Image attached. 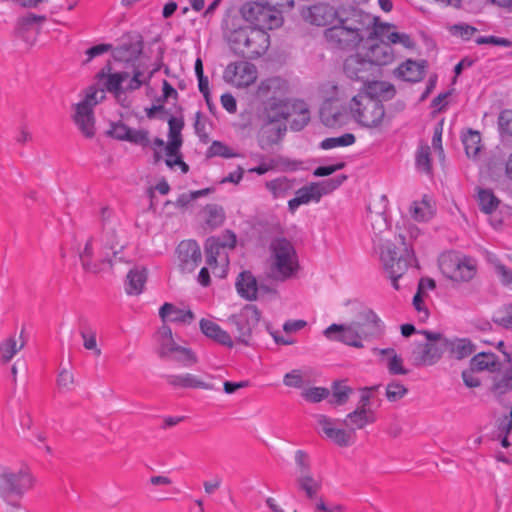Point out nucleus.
<instances>
[{
    "label": "nucleus",
    "instance_id": "f257e3e1",
    "mask_svg": "<svg viewBox=\"0 0 512 512\" xmlns=\"http://www.w3.org/2000/svg\"><path fill=\"white\" fill-rule=\"evenodd\" d=\"M385 326L379 316L369 307L363 306L356 321L348 324L333 323L324 330V336L355 348H362L363 341L380 338Z\"/></svg>",
    "mask_w": 512,
    "mask_h": 512
},
{
    "label": "nucleus",
    "instance_id": "f03ea898",
    "mask_svg": "<svg viewBox=\"0 0 512 512\" xmlns=\"http://www.w3.org/2000/svg\"><path fill=\"white\" fill-rule=\"evenodd\" d=\"M368 16L353 9L343 15L323 32L327 45L334 50L349 51L358 47L364 40L369 24Z\"/></svg>",
    "mask_w": 512,
    "mask_h": 512
},
{
    "label": "nucleus",
    "instance_id": "7ed1b4c3",
    "mask_svg": "<svg viewBox=\"0 0 512 512\" xmlns=\"http://www.w3.org/2000/svg\"><path fill=\"white\" fill-rule=\"evenodd\" d=\"M269 251L268 278L285 282L296 276L300 266L297 252L291 241L284 237H276L270 242Z\"/></svg>",
    "mask_w": 512,
    "mask_h": 512
},
{
    "label": "nucleus",
    "instance_id": "20e7f679",
    "mask_svg": "<svg viewBox=\"0 0 512 512\" xmlns=\"http://www.w3.org/2000/svg\"><path fill=\"white\" fill-rule=\"evenodd\" d=\"M36 478L28 466L17 469L0 464V497L9 505L20 508V500L35 487Z\"/></svg>",
    "mask_w": 512,
    "mask_h": 512
},
{
    "label": "nucleus",
    "instance_id": "39448f33",
    "mask_svg": "<svg viewBox=\"0 0 512 512\" xmlns=\"http://www.w3.org/2000/svg\"><path fill=\"white\" fill-rule=\"evenodd\" d=\"M352 119L366 129L381 128L387 121L382 101L370 92L359 91L348 104Z\"/></svg>",
    "mask_w": 512,
    "mask_h": 512
},
{
    "label": "nucleus",
    "instance_id": "423d86ee",
    "mask_svg": "<svg viewBox=\"0 0 512 512\" xmlns=\"http://www.w3.org/2000/svg\"><path fill=\"white\" fill-rule=\"evenodd\" d=\"M438 264L441 273L447 279L458 283L469 282L477 273L476 261L456 251L442 253Z\"/></svg>",
    "mask_w": 512,
    "mask_h": 512
},
{
    "label": "nucleus",
    "instance_id": "0eeeda50",
    "mask_svg": "<svg viewBox=\"0 0 512 512\" xmlns=\"http://www.w3.org/2000/svg\"><path fill=\"white\" fill-rule=\"evenodd\" d=\"M399 240L404 246L402 253H399L396 245L391 242L382 245L380 250L384 270L396 290L399 289L398 279L405 274L413 257V251H410L405 244V236L399 235Z\"/></svg>",
    "mask_w": 512,
    "mask_h": 512
},
{
    "label": "nucleus",
    "instance_id": "6e6552de",
    "mask_svg": "<svg viewBox=\"0 0 512 512\" xmlns=\"http://www.w3.org/2000/svg\"><path fill=\"white\" fill-rule=\"evenodd\" d=\"M240 14L245 21L254 25L253 28L272 30L283 23L282 11L273 9L267 0L248 1L240 8Z\"/></svg>",
    "mask_w": 512,
    "mask_h": 512
},
{
    "label": "nucleus",
    "instance_id": "1a4fd4ad",
    "mask_svg": "<svg viewBox=\"0 0 512 512\" xmlns=\"http://www.w3.org/2000/svg\"><path fill=\"white\" fill-rule=\"evenodd\" d=\"M270 45V36L263 29L248 28L230 44L233 51L246 59H257L262 56Z\"/></svg>",
    "mask_w": 512,
    "mask_h": 512
},
{
    "label": "nucleus",
    "instance_id": "9d476101",
    "mask_svg": "<svg viewBox=\"0 0 512 512\" xmlns=\"http://www.w3.org/2000/svg\"><path fill=\"white\" fill-rule=\"evenodd\" d=\"M419 333L426 337L427 343L419 344L413 350L415 364L433 365L441 358L448 346V342L439 332L422 330Z\"/></svg>",
    "mask_w": 512,
    "mask_h": 512
},
{
    "label": "nucleus",
    "instance_id": "9b49d317",
    "mask_svg": "<svg viewBox=\"0 0 512 512\" xmlns=\"http://www.w3.org/2000/svg\"><path fill=\"white\" fill-rule=\"evenodd\" d=\"M342 70L344 75L352 81H358L365 86L370 79H375L377 73L374 66L369 62L362 52L350 54L343 61Z\"/></svg>",
    "mask_w": 512,
    "mask_h": 512
},
{
    "label": "nucleus",
    "instance_id": "f8f14e48",
    "mask_svg": "<svg viewBox=\"0 0 512 512\" xmlns=\"http://www.w3.org/2000/svg\"><path fill=\"white\" fill-rule=\"evenodd\" d=\"M261 312L254 304H246L238 314L232 315L229 320L237 327L240 343L250 345L253 329L258 325Z\"/></svg>",
    "mask_w": 512,
    "mask_h": 512
},
{
    "label": "nucleus",
    "instance_id": "ddd939ff",
    "mask_svg": "<svg viewBox=\"0 0 512 512\" xmlns=\"http://www.w3.org/2000/svg\"><path fill=\"white\" fill-rule=\"evenodd\" d=\"M342 15L343 13H340L334 6L322 2L303 7L301 10L303 20L317 27L328 28Z\"/></svg>",
    "mask_w": 512,
    "mask_h": 512
},
{
    "label": "nucleus",
    "instance_id": "4468645a",
    "mask_svg": "<svg viewBox=\"0 0 512 512\" xmlns=\"http://www.w3.org/2000/svg\"><path fill=\"white\" fill-rule=\"evenodd\" d=\"M217 237H209L205 242L206 263L219 277H225L229 264L228 254L224 251Z\"/></svg>",
    "mask_w": 512,
    "mask_h": 512
},
{
    "label": "nucleus",
    "instance_id": "2eb2a0df",
    "mask_svg": "<svg viewBox=\"0 0 512 512\" xmlns=\"http://www.w3.org/2000/svg\"><path fill=\"white\" fill-rule=\"evenodd\" d=\"M178 265L182 272H193L202 261L199 244L195 240H183L177 248Z\"/></svg>",
    "mask_w": 512,
    "mask_h": 512
},
{
    "label": "nucleus",
    "instance_id": "dca6fc26",
    "mask_svg": "<svg viewBox=\"0 0 512 512\" xmlns=\"http://www.w3.org/2000/svg\"><path fill=\"white\" fill-rule=\"evenodd\" d=\"M364 55L378 74L380 66L391 64L395 59L394 49L385 41H367Z\"/></svg>",
    "mask_w": 512,
    "mask_h": 512
},
{
    "label": "nucleus",
    "instance_id": "f3484780",
    "mask_svg": "<svg viewBox=\"0 0 512 512\" xmlns=\"http://www.w3.org/2000/svg\"><path fill=\"white\" fill-rule=\"evenodd\" d=\"M225 77L237 87H247L257 79V68L246 61L231 63L225 69Z\"/></svg>",
    "mask_w": 512,
    "mask_h": 512
},
{
    "label": "nucleus",
    "instance_id": "a211bd4d",
    "mask_svg": "<svg viewBox=\"0 0 512 512\" xmlns=\"http://www.w3.org/2000/svg\"><path fill=\"white\" fill-rule=\"evenodd\" d=\"M395 26L388 23H375L372 31L368 34L370 41H385L388 44L400 43L406 48H411L413 42L408 34L394 31Z\"/></svg>",
    "mask_w": 512,
    "mask_h": 512
},
{
    "label": "nucleus",
    "instance_id": "6ab92c4d",
    "mask_svg": "<svg viewBox=\"0 0 512 512\" xmlns=\"http://www.w3.org/2000/svg\"><path fill=\"white\" fill-rule=\"evenodd\" d=\"M144 47L141 35L127 36L122 43L113 51V57L116 61L132 62L142 54Z\"/></svg>",
    "mask_w": 512,
    "mask_h": 512
},
{
    "label": "nucleus",
    "instance_id": "aec40b11",
    "mask_svg": "<svg viewBox=\"0 0 512 512\" xmlns=\"http://www.w3.org/2000/svg\"><path fill=\"white\" fill-rule=\"evenodd\" d=\"M427 67L428 62L426 60L407 59L394 70V75L404 81L416 83L424 78Z\"/></svg>",
    "mask_w": 512,
    "mask_h": 512
},
{
    "label": "nucleus",
    "instance_id": "412c9836",
    "mask_svg": "<svg viewBox=\"0 0 512 512\" xmlns=\"http://www.w3.org/2000/svg\"><path fill=\"white\" fill-rule=\"evenodd\" d=\"M317 422L325 436L340 447H347L353 443V432L334 428L333 420L325 415H319Z\"/></svg>",
    "mask_w": 512,
    "mask_h": 512
},
{
    "label": "nucleus",
    "instance_id": "4be33fe9",
    "mask_svg": "<svg viewBox=\"0 0 512 512\" xmlns=\"http://www.w3.org/2000/svg\"><path fill=\"white\" fill-rule=\"evenodd\" d=\"M287 83L280 77H272L261 81L256 90V97L258 99L272 101L283 97L287 92Z\"/></svg>",
    "mask_w": 512,
    "mask_h": 512
},
{
    "label": "nucleus",
    "instance_id": "5701e85b",
    "mask_svg": "<svg viewBox=\"0 0 512 512\" xmlns=\"http://www.w3.org/2000/svg\"><path fill=\"white\" fill-rule=\"evenodd\" d=\"M293 105L286 98L280 97L267 101L264 107V115L269 124L288 119L292 113Z\"/></svg>",
    "mask_w": 512,
    "mask_h": 512
},
{
    "label": "nucleus",
    "instance_id": "b1692460",
    "mask_svg": "<svg viewBox=\"0 0 512 512\" xmlns=\"http://www.w3.org/2000/svg\"><path fill=\"white\" fill-rule=\"evenodd\" d=\"M245 19L242 15H238L233 10H228L221 23V28L224 36L226 37L229 44L234 41V38H238L239 34H243L251 26L244 25Z\"/></svg>",
    "mask_w": 512,
    "mask_h": 512
},
{
    "label": "nucleus",
    "instance_id": "393cba45",
    "mask_svg": "<svg viewBox=\"0 0 512 512\" xmlns=\"http://www.w3.org/2000/svg\"><path fill=\"white\" fill-rule=\"evenodd\" d=\"M301 164V161L291 160L284 156H277L267 161H262L258 166L249 169V172L263 175L271 170L295 171Z\"/></svg>",
    "mask_w": 512,
    "mask_h": 512
},
{
    "label": "nucleus",
    "instance_id": "a878e982",
    "mask_svg": "<svg viewBox=\"0 0 512 512\" xmlns=\"http://www.w3.org/2000/svg\"><path fill=\"white\" fill-rule=\"evenodd\" d=\"M123 245L119 244L115 229L103 228L101 235V263L112 265V257H115L121 251Z\"/></svg>",
    "mask_w": 512,
    "mask_h": 512
},
{
    "label": "nucleus",
    "instance_id": "bb28decb",
    "mask_svg": "<svg viewBox=\"0 0 512 512\" xmlns=\"http://www.w3.org/2000/svg\"><path fill=\"white\" fill-rule=\"evenodd\" d=\"M74 120L85 137L92 138L95 135L93 109L87 103H78L76 105Z\"/></svg>",
    "mask_w": 512,
    "mask_h": 512
},
{
    "label": "nucleus",
    "instance_id": "cd10ccee",
    "mask_svg": "<svg viewBox=\"0 0 512 512\" xmlns=\"http://www.w3.org/2000/svg\"><path fill=\"white\" fill-rule=\"evenodd\" d=\"M375 420V414L371 409L356 408L346 416L343 423L355 436V430L363 429L366 425L374 423Z\"/></svg>",
    "mask_w": 512,
    "mask_h": 512
},
{
    "label": "nucleus",
    "instance_id": "c85d7f7f",
    "mask_svg": "<svg viewBox=\"0 0 512 512\" xmlns=\"http://www.w3.org/2000/svg\"><path fill=\"white\" fill-rule=\"evenodd\" d=\"M199 324L200 329L205 336L211 338L220 345L229 348L233 347V340L231 336L227 331L223 330L217 323L203 318L200 320Z\"/></svg>",
    "mask_w": 512,
    "mask_h": 512
},
{
    "label": "nucleus",
    "instance_id": "c756f323",
    "mask_svg": "<svg viewBox=\"0 0 512 512\" xmlns=\"http://www.w3.org/2000/svg\"><path fill=\"white\" fill-rule=\"evenodd\" d=\"M235 286L242 298L250 301L257 298V280L250 271H242L236 279Z\"/></svg>",
    "mask_w": 512,
    "mask_h": 512
},
{
    "label": "nucleus",
    "instance_id": "7c9ffc66",
    "mask_svg": "<svg viewBox=\"0 0 512 512\" xmlns=\"http://www.w3.org/2000/svg\"><path fill=\"white\" fill-rule=\"evenodd\" d=\"M111 70L112 67L108 63L97 73V78L99 81L106 79L104 86L108 92L119 93L122 91V83L128 78L129 74L127 72L111 73Z\"/></svg>",
    "mask_w": 512,
    "mask_h": 512
},
{
    "label": "nucleus",
    "instance_id": "2f4dec72",
    "mask_svg": "<svg viewBox=\"0 0 512 512\" xmlns=\"http://www.w3.org/2000/svg\"><path fill=\"white\" fill-rule=\"evenodd\" d=\"M320 119L326 127L336 128L344 124L345 115L339 107L327 100L320 108Z\"/></svg>",
    "mask_w": 512,
    "mask_h": 512
},
{
    "label": "nucleus",
    "instance_id": "473e14b6",
    "mask_svg": "<svg viewBox=\"0 0 512 512\" xmlns=\"http://www.w3.org/2000/svg\"><path fill=\"white\" fill-rule=\"evenodd\" d=\"M159 316L164 322L190 323L194 319V314L191 310H183L167 302L159 309Z\"/></svg>",
    "mask_w": 512,
    "mask_h": 512
},
{
    "label": "nucleus",
    "instance_id": "72a5a7b5",
    "mask_svg": "<svg viewBox=\"0 0 512 512\" xmlns=\"http://www.w3.org/2000/svg\"><path fill=\"white\" fill-rule=\"evenodd\" d=\"M470 367L472 371H489L491 373L500 370L499 358L492 352H480L473 356L470 361Z\"/></svg>",
    "mask_w": 512,
    "mask_h": 512
},
{
    "label": "nucleus",
    "instance_id": "f704fd0d",
    "mask_svg": "<svg viewBox=\"0 0 512 512\" xmlns=\"http://www.w3.org/2000/svg\"><path fill=\"white\" fill-rule=\"evenodd\" d=\"M166 381L169 385L173 387H180V388H200V389H206V390H212L214 389V386L212 384L206 383L196 376L186 373L183 375H167Z\"/></svg>",
    "mask_w": 512,
    "mask_h": 512
},
{
    "label": "nucleus",
    "instance_id": "c9c22d12",
    "mask_svg": "<svg viewBox=\"0 0 512 512\" xmlns=\"http://www.w3.org/2000/svg\"><path fill=\"white\" fill-rule=\"evenodd\" d=\"M296 180L286 176H280L266 181L265 188L271 193L274 199L284 198L290 194L295 187Z\"/></svg>",
    "mask_w": 512,
    "mask_h": 512
},
{
    "label": "nucleus",
    "instance_id": "e433bc0d",
    "mask_svg": "<svg viewBox=\"0 0 512 512\" xmlns=\"http://www.w3.org/2000/svg\"><path fill=\"white\" fill-rule=\"evenodd\" d=\"M146 281V268L135 267L127 274L125 290L129 295H139L142 293Z\"/></svg>",
    "mask_w": 512,
    "mask_h": 512
},
{
    "label": "nucleus",
    "instance_id": "4c0bfd02",
    "mask_svg": "<svg viewBox=\"0 0 512 512\" xmlns=\"http://www.w3.org/2000/svg\"><path fill=\"white\" fill-rule=\"evenodd\" d=\"M295 482L298 492H303L307 499H317V495L322 488V484L313 477L312 473L300 474L296 478Z\"/></svg>",
    "mask_w": 512,
    "mask_h": 512
},
{
    "label": "nucleus",
    "instance_id": "58836bf2",
    "mask_svg": "<svg viewBox=\"0 0 512 512\" xmlns=\"http://www.w3.org/2000/svg\"><path fill=\"white\" fill-rule=\"evenodd\" d=\"M24 329L20 333V344L17 343L15 336H10L0 344V355L1 362L7 364L12 360L18 351H20L26 344V340L23 338Z\"/></svg>",
    "mask_w": 512,
    "mask_h": 512
},
{
    "label": "nucleus",
    "instance_id": "ea45409f",
    "mask_svg": "<svg viewBox=\"0 0 512 512\" xmlns=\"http://www.w3.org/2000/svg\"><path fill=\"white\" fill-rule=\"evenodd\" d=\"M93 256V239L87 240L83 251L80 253V261L84 270L92 273H98L103 269L105 263H101V253L96 261L92 260Z\"/></svg>",
    "mask_w": 512,
    "mask_h": 512
},
{
    "label": "nucleus",
    "instance_id": "a19ab883",
    "mask_svg": "<svg viewBox=\"0 0 512 512\" xmlns=\"http://www.w3.org/2000/svg\"><path fill=\"white\" fill-rule=\"evenodd\" d=\"M363 92H370L371 95L376 97H382L384 100L392 99L396 94L395 86L386 81H377L370 79L369 83L365 85Z\"/></svg>",
    "mask_w": 512,
    "mask_h": 512
},
{
    "label": "nucleus",
    "instance_id": "79ce46f5",
    "mask_svg": "<svg viewBox=\"0 0 512 512\" xmlns=\"http://www.w3.org/2000/svg\"><path fill=\"white\" fill-rule=\"evenodd\" d=\"M203 213L205 215V224L210 229L220 227L226 219L223 207L217 204H207L203 209Z\"/></svg>",
    "mask_w": 512,
    "mask_h": 512
},
{
    "label": "nucleus",
    "instance_id": "37998d69",
    "mask_svg": "<svg viewBox=\"0 0 512 512\" xmlns=\"http://www.w3.org/2000/svg\"><path fill=\"white\" fill-rule=\"evenodd\" d=\"M286 132L285 125H278L276 127L268 128L264 127L262 130V136L260 139V147L265 149L281 141L282 137Z\"/></svg>",
    "mask_w": 512,
    "mask_h": 512
},
{
    "label": "nucleus",
    "instance_id": "c03bdc74",
    "mask_svg": "<svg viewBox=\"0 0 512 512\" xmlns=\"http://www.w3.org/2000/svg\"><path fill=\"white\" fill-rule=\"evenodd\" d=\"M462 142L468 157H476L481 150V135L479 131L469 129L463 134Z\"/></svg>",
    "mask_w": 512,
    "mask_h": 512
},
{
    "label": "nucleus",
    "instance_id": "a18cd8bd",
    "mask_svg": "<svg viewBox=\"0 0 512 512\" xmlns=\"http://www.w3.org/2000/svg\"><path fill=\"white\" fill-rule=\"evenodd\" d=\"M410 213L416 221H427L434 214L432 206L426 200V196L421 201H414L412 203Z\"/></svg>",
    "mask_w": 512,
    "mask_h": 512
},
{
    "label": "nucleus",
    "instance_id": "49530a36",
    "mask_svg": "<svg viewBox=\"0 0 512 512\" xmlns=\"http://www.w3.org/2000/svg\"><path fill=\"white\" fill-rule=\"evenodd\" d=\"M352 392V388L347 386L344 381H336L332 385V396L329 402L333 405H344Z\"/></svg>",
    "mask_w": 512,
    "mask_h": 512
},
{
    "label": "nucleus",
    "instance_id": "de8ad7c7",
    "mask_svg": "<svg viewBox=\"0 0 512 512\" xmlns=\"http://www.w3.org/2000/svg\"><path fill=\"white\" fill-rule=\"evenodd\" d=\"M479 208L482 212L490 214L498 208L499 200L491 190L481 189L478 193Z\"/></svg>",
    "mask_w": 512,
    "mask_h": 512
},
{
    "label": "nucleus",
    "instance_id": "09e8293b",
    "mask_svg": "<svg viewBox=\"0 0 512 512\" xmlns=\"http://www.w3.org/2000/svg\"><path fill=\"white\" fill-rule=\"evenodd\" d=\"M356 137L352 133H345L339 137L325 138L320 143V148L323 150H330L336 147L350 146L354 144Z\"/></svg>",
    "mask_w": 512,
    "mask_h": 512
},
{
    "label": "nucleus",
    "instance_id": "8fccbe9b",
    "mask_svg": "<svg viewBox=\"0 0 512 512\" xmlns=\"http://www.w3.org/2000/svg\"><path fill=\"white\" fill-rule=\"evenodd\" d=\"M292 108V112H298V115L291 121L290 127L294 131H300L310 121V112L302 102L294 103Z\"/></svg>",
    "mask_w": 512,
    "mask_h": 512
},
{
    "label": "nucleus",
    "instance_id": "3c124183",
    "mask_svg": "<svg viewBox=\"0 0 512 512\" xmlns=\"http://www.w3.org/2000/svg\"><path fill=\"white\" fill-rule=\"evenodd\" d=\"M491 391L497 396L512 391V367L508 368L501 378L494 380Z\"/></svg>",
    "mask_w": 512,
    "mask_h": 512
},
{
    "label": "nucleus",
    "instance_id": "603ef678",
    "mask_svg": "<svg viewBox=\"0 0 512 512\" xmlns=\"http://www.w3.org/2000/svg\"><path fill=\"white\" fill-rule=\"evenodd\" d=\"M295 194L301 204H307L311 201L318 202L321 199V193L318 192V183H310L298 189Z\"/></svg>",
    "mask_w": 512,
    "mask_h": 512
},
{
    "label": "nucleus",
    "instance_id": "864d4df0",
    "mask_svg": "<svg viewBox=\"0 0 512 512\" xmlns=\"http://www.w3.org/2000/svg\"><path fill=\"white\" fill-rule=\"evenodd\" d=\"M416 166L418 170L427 174L432 171V163L430 157V147L428 145H421L416 153Z\"/></svg>",
    "mask_w": 512,
    "mask_h": 512
},
{
    "label": "nucleus",
    "instance_id": "5fc2aeb1",
    "mask_svg": "<svg viewBox=\"0 0 512 512\" xmlns=\"http://www.w3.org/2000/svg\"><path fill=\"white\" fill-rule=\"evenodd\" d=\"M175 351L169 357L181 363L183 366H191L197 362V358L193 351L189 348L178 345Z\"/></svg>",
    "mask_w": 512,
    "mask_h": 512
},
{
    "label": "nucleus",
    "instance_id": "6e6d98bb",
    "mask_svg": "<svg viewBox=\"0 0 512 512\" xmlns=\"http://www.w3.org/2000/svg\"><path fill=\"white\" fill-rule=\"evenodd\" d=\"M80 336L83 339V346L87 350H92L94 354L99 357L101 349L97 346L96 331L91 328H83L80 330Z\"/></svg>",
    "mask_w": 512,
    "mask_h": 512
},
{
    "label": "nucleus",
    "instance_id": "4d7b16f0",
    "mask_svg": "<svg viewBox=\"0 0 512 512\" xmlns=\"http://www.w3.org/2000/svg\"><path fill=\"white\" fill-rule=\"evenodd\" d=\"M208 157H223V158H233L237 157L238 154L233 152L231 148H229L226 144L220 141H213L210 147L207 150Z\"/></svg>",
    "mask_w": 512,
    "mask_h": 512
},
{
    "label": "nucleus",
    "instance_id": "13d9d810",
    "mask_svg": "<svg viewBox=\"0 0 512 512\" xmlns=\"http://www.w3.org/2000/svg\"><path fill=\"white\" fill-rule=\"evenodd\" d=\"M493 321L503 328H512V304H506L499 308Z\"/></svg>",
    "mask_w": 512,
    "mask_h": 512
},
{
    "label": "nucleus",
    "instance_id": "bf43d9fd",
    "mask_svg": "<svg viewBox=\"0 0 512 512\" xmlns=\"http://www.w3.org/2000/svg\"><path fill=\"white\" fill-rule=\"evenodd\" d=\"M408 393V389L397 381L390 382L386 387V397L390 402L402 399Z\"/></svg>",
    "mask_w": 512,
    "mask_h": 512
},
{
    "label": "nucleus",
    "instance_id": "052dcab7",
    "mask_svg": "<svg viewBox=\"0 0 512 512\" xmlns=\"http://www.w3.org/2000/svg\"><path fill=\"white\" fill-rule=\"evenodd\" d=\"M347 176L342 174L338 175L333 179L325 180L318 184V192L321 193V197L325 194H328L338 187H340L344 181H346Z\"/></svg>",
    "mask_w": 512,
    "mask_h": 512
},
{
    "label": "nucleus",
    "instance_id": "680f3d73",
    "mask_svg": "<svg viewBox=\"0 0 512 512\" xmlns=\"http://www.w3.org/2000/svg\"><path fill=\"white\" fill-rule=\"evenodd\" d=\"M127 141L142 147H147L150 145L149 132L144 129L135 130L130 128Z\"/></svg>",
    "mask_w": 512,
    "mask_h": 512
},
{
    "label": "nucleus",
    "instance_id": "e2e57ef3",
    "mask_svg": "<svg viewBox=\"0 0 512 512\" xmlns=\"http://www.w3.org/2000/svg\"><path fill=\"white\" fill-rule=\"evenodd\" d=\"M329 390L323 387H312L303 392V397L312 403H317L327 398Z\"/></svg>",
    "mask_w": 512,
    "mask_h": 512
},
{
    "label": "nucleus",
    "instance_id": "0e129e2a",
    "mask_svg": "<svg viewBox=\"0 0 512 512\" xmlns=\"http://www.w3.org/2000/svg\"><path fill=\"white\" fill-rule=\"evenodd\" d=\"M457 358L462 359L470 356L474 352V346L468 339H460L453 347Z\"/></svg>",
    "mask_w": 512,
    "mask_h": 512
},
{
    "label": "nucleus",
    "instance_id": "69168bd1",
    "mask_svg": "<svg viewBox=\"0 0 512 512\" xmlns=\"http://www.w3.org/2000/svg\"><path fill=\"white\" fill-rule=\"evenodd\" d=\"M499 130L502 134L512 136V110H503L498 118Z\"/></svg>",
    "mask_w": 512,
    "mask_h": 512
},
{
    "label": "nucleus",
    "instance_id": "338daca9",
    "mask_svg": "<svg viewBox=\"0 0 512 512\" xmlns=\"http://www.w3.org/2000/svg\"><path fill=\"white\" fill-rule=\"evenodd\" d=\"M130 132V127L122 122L113 123L110 130L108 131L109 135L117 140L127 141L128 135Z\"/></svg>",
    "mask_w": 512,
    "mask_h": 512
},
{
    "label": "nucleus",
    "instance_id": "774afa93",
    "mask_svg": "<svg viewBox=\"0 0 512 512\" xmlns=\"http://www.w3.org/2000/svg\"><path fill=\"white\" fill-rule=\"evenodd\" d=\"M283 383L287 387L301 388L304 384L303 376L300 370H292L285 374Z\"/></svg>",
    "mask_w": 512,
    "mask_h": 512
}]
</instances>
